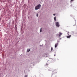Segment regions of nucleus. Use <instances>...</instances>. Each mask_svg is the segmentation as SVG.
<instances>
[{
	"label": "nucleus",
	"mask_w": 77,
	"mask_h": 77,
	"mask_svg": "<svg viewBox=\"0 0 77 77\" xmlns=\"http://www.w3.org/2000/svg\"><path fill=\"white\" fill-rule=\"evenodd\" d=\"M41 5L40 4H39L35 7V10L39 9L41 8Z\"/></svg>",
	"instance_id": "f257e3e1"
},
{
	"label": "nucleus",
	"mask_w": 77,
	"mask_h": 77,
	"mask_svg": "<svg viewBox=\"0 0 77 77\" xmlns=\"http://www.w3.org/2000/svg\"><path fill=\"white\" fill-rule=\"evenodd\" d=\"M56 25L57 27H59V26H60V25H59V22H57L56 23Z\"/></svg>",
	"instance_id": "f03ea898"
},
{
	"label": "nucleus",
	"mask_w": 77,
	"mask_h": 77,
	"mask_svg": "<svg viewBox=\"0 0 77 77\" xmlns=\"http://www.w3.org/2000/svg\"><path fill=\"white\" fill-rule=\"evenodd\" d=\"M59 37H60L61 36V35H62V33H61L60 32H59Z\"/></svg>",
	"instance_id": "7ed1b4c3"
},
{
	"label": "nucleus",
	"mask_w": 77,
	"mask_h": 77,
	"mask_svg": "<svg viewBox=\"0 0 77 77\" xmlns=\"http://www.w3.org/2000/svg\"><path fill=\"white\" fill-rule=\"evenodd\" d=\"M57 45H58V43H57L55 44V48H57Z\"/></svg>",
	"instance_id": "20e7f679"
},
{
	"label": "nucleus",
	"mask_w": 77,
	"mask_h": 77,
	"mask_svg": "<svg viewBox=\"0 0 77 77\" xmlns=\"http://www.w3.org/2000/svg\"><path fill=\"white\" fill-rule=\"evenodd\" d=\"M71 35L68 36H66L67 38H71Z\"/></svg>",
	"instance_id": "39448f33"
},
{
	"label": "nucleus",
	"mask_w": 77,
	"mask_h": 77,
	"mask_svg": "<svg viewBox=\"0 0 77 77\" xmlns=\"http://www.w3.org/2000/svg\"><path fill=\"white\" fill-rule=\"evenodd\" d=\"M30 51V49H27V51L28 52H29V51Z\"/></svg>",
	"instance_id": "423d86ee"
},
{
	"label": "nucleus",
	"mask_w": 77,
	"mask_h": 77,
	"mask_svg": "<svg viewBox=\"0 0 77 77\" xmlns=\"http://www.w3.org/2000/svg\"><path fill=\"white\" fill-rule=\"evenodd\" d=\"M56 17H55L54 18V19L55 21H56Z\"/></svg>",
	"instance_id": "0eeeda50"
},
{
	"label": "nucleus",
	"mask_w": 77,
	"mask_h": 77,
	"mask_svg": "<svg viewBox=\"0 0 77 77\" xmlns=\"http://www.w3.org/2000/svg\"><path fill=\"white\" fill-rule=\"evenodd\" d=\"M42 28H41V29H40V32H42Z\"/></svg>",
	"instance_id": "6e6552de"
},
{
	"label": "nucleus",
	"mask_w": 77,
	"mask_h": 77,
	"mask_svg": "<svg viewBox=\"0 0 77 77\" xmlns=\"http://www.w3.org/2000/svg\"><path fill=\"white\" fill-rule=\"evenodd\" d=\"M51 51L53 50V48H52V47L51 48Z\"/></svg>",
	"instance_id": "1a4fd4ad"
},
{
	"label": "nucleus",
	"mask_w": 77,
	"mask_h": 77,
	"mask_svg": "<svg viewBox=\"0 0 77 77\" xmlns=\"http://www.w3.org/2000/svg\"><path fill=\"white\" fill-rule=\"evenodd\" d=\"M24 77H27V75H25Z\"/></svg>",
	"instance_id": "9d476101"
},
{
	"label": "nucleus",
	"mask_w": 77,
	"mask_h": 77,
	"mask_svg": "<svg viewBox=\"0 0 77 77\" xmlns=\"http://www.w3.org/2000/svg\"><path fill=\"white\" fill-rule=\"evenodd\" d=\"M36 16H37V17H38V14H37Z\"/></svg>",
	"instance_id": "9b49d317"
},
{
	"label": "nucleus",
	"mask_w": 77,
	"mask_h": 77,
	"mask_svg": "<svg viewBox=\"0 0 77 77\" xmlns=\"http://www.w3.org/2000/svg\"><path fill=\"white\" fill-rule=\"evenodd\" d=\"M69 32H68V33H67L68 35H69Z\"/></svg>",
	"instance_id": "f8f14e48"
},
{
	"label": "nucleus",
	"mask_w": 77,
	"mask_h": 77,
	"mask_svg": "<svg viewBox=\"0 0 77 77\" xmlns=\"http://www.w3.org/2000/svg\"><path fill=\"white\" fill-rule=\"evenodd\" d=\"M54 56H56V54H55L54 55Z\"/></svg>",
	"instance_id": "ddd939ff"
},
{
	"label": "nucleus",
	"mask_w": 77,
	"mask_h": 77,
	"mask_svg": "<svg viewBox=\"0 0 77 77\" xmlns=\"http://www.w3.org/2000/svg\"><path fill=\"white\" fill-rule=\"evenodd\" d=\"M53 15H54V16L55 15V14H53Z\"/></svg>",
	"instance_id": "4468645a"
},
{
	"label": "nucleus",
	"mask_w": 77,
	"mask_h": 77,
	"mask_svg": "<svg viewBox=\"0 0 77 77\" xmlns=\"http://www.w3.org/2000/svg\"><path fill=\"white\" fill-rule=\"evenodd\" d=\"M74 0H71V1H73Z\"/></svg>",
	"instance_id": "2eb2a0df"
}]
</instances>
